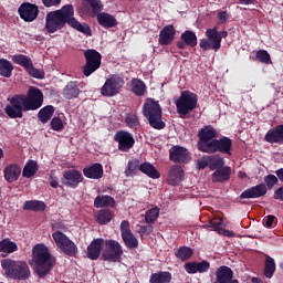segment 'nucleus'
<instances>
[{
  "label": "nucleus",
  "mask_w": 283,
  "mask_h": 283,
  "mask_svg": "<svg viewBox=\"0 0 283 283\" xmlns=\"http://www.w3.org/2000/svg\"><path fill=\"white\" fill-rule=\"evenodd\" d=\"M15 251H19V245H17V242L11 241L10 239H3L0 241V253H14Z\"/></svg>",
  "instance_id": "obj_42"
},
{
  "label": "nucleus",
  "mask_w": 283,
  "mask_h": 283,
  "mask_svg": "<svg viewBox=\"0 0 283 283\" xmlns=\"http://www.w3.org/2000/svg\"><path fill=\"white\" fill-rule=\"evenodd\" d=\"M198 138V150L202 151V154H207L213 144V140L218 138V130L211 125L205 126L199 130Z\"/></svg>",
  "instance_id": "obj_11"
},
{
  "label": "nucleus",
  "mask_w": 283,
  "mask_h": 283,
  "mask_svg": "<svg viewBox=\"0 0 283 283\" xmlns=\"http://www.w3.org/2000/svg\"><path fill=\"white\" fill-rule=\"evenodd\" d=\"M218 19L221 23H227L228 19H229V14L227 13V11H220L218 13Z\"/></svg>",
  "instance_id": "obj_61"
},
{
  "label": "nucleus",
  "mask_w": 283,
  "mask_h": 283,
  "mask_svg": "<svg viewBox=\"0 0 283 283\" xmlns=\"http://www.w3.org/2000/svg\"><path fill=\"white\" fill-rule=\"evenodd\" d=\"M211 269L209 261L197 262V273H207Z\"/></svg>",
  "instance_id": "obj_55"
},
{
  "label": "nucleus",
  "mask_w": 283,
  "mask_h": 283,
  "mask_svg": "<svg viewBox=\"0 0 283 283\" xmlns=\"http://www.w3.org/2000/svg\"><path fill=\"white\" fill-rule=\"evenodd\" d=\"M175 105L177 114H179L181 118H185L198 107V94L191 91H182L180 96L175 101Z\"/></svg>",
  "instance_id": "obj_7"
},
{
  "label": "nucleus",
  "mask_w": 283,
  "mask_h": 283,
  "mask_svg": "<svg viewBox=\"0 0 283 283\" xmlns=\"http://www.w3.org/2000/svg\"><path fill=\"white\" fill-rule=\"evenodd\" d=\"M74 17V6L65 4L60 10L51 11L45 17V30L49 34H54L70 25V18Z\"/></svg>",
  "instance_id": "obj_3"
},
{
  "label": "nucleus",
  "mask_w": 283,
  "mask_h": 283,
  "mask_svg": "<svg viewBox=\"0 0 283 283\" xmlns=\"http://www.w3.org/2000/svg\"><path fill=\"white\" fill-rule=\"evenodd\" d=\"M221 234L226 235V238H233V231L224 230L221 228Z\"/></svg>",
  "instance_id": "obj_62"
},
{
  "label": "nucleus",
  "mask_w": 283,
  "mask_h": 283,
  "mask_svg": "<svg viewBox=\"0 0 283 283\" xmlns=\"http://www.w3.org/2000/svg\"><path fill=\"white\" fill-rule=\"evenodd\" d=\"M180 40L185 41L189 48H196V45H198V35L191 30H186L181 33Z\"/></svg>",
  "instance_id": "obj_43"
},
{
  "label": "nucleus",
  "mask_w": 283,
  "mask_h": 283,
  "mask_svg": "<svg viewBox=\"0 0 283 283\" xmlns=\"http://www.w3.org/2000/svg\"><path fill=\"white\" fill-rule=\"evenodd\" d=\"M51 129H53V132H63L65 129V125L63 124V118H61V115L51 119Z\"/></svg>",
  "instance_id": "obj_49"
},
{
  "label": "nucleus",
  "mask_w": 283,
  "mask_h": 283,
  "mask_svg": "<svg viewBox=\"0 0 283 283\" xmlns=\"http://www.w3.org/2000/svg\"><path fill=\"white\" fill-rule=\"evenodd\" d=\"M85 64L82 66V74L84 76H92L96 70L101 67L103 55L94 49L84 51Z\"/></svg>",
  "instance_id": "obj_10"
},
{
  "label": "nucleus",
  "mask_w": 283,
  "mask_h": 283,
  "mask_svg": "<svg viewBox=\"0 0 283 283\" xmlns=\"http://www.w3.org/2000/svg\"><path fill=\"white\" fill-rule=\"evenodd\" d=\"M42 3L44 8H53L56 6H61V0H43Z\"/></svg>",
  "instance_id": "obj_58"
},
{
  "label": "nucleus",
  "mask_w": 283,
  "mask_h": 283,
  "mask_svg": "<svg viewBox=\"0 0 283 283\" xmlns=\"http://www.w3.org/2000/svg\"><path fill=\"white\" fill-rule=\"evenodd\" d=\"M233 147V140L229 137H221L212 140L210 144V149L207 150L206 154H227L231 156V148Z\"/></svg>",
  "instance_id": "obj_16"
},
{
  "label": "nucleus",
  "mask_w": 283,
  "mask_h": 283,
  "mask_svg": "<svg viewBox=\"0 0 283 283\" xmlns=\"http://www.w3.org/2000/svg\"><path fill=\"white\" fill-rule=\"evenodd\" d=\"M231 180V167L223 166L212 174V182H228Z\"/></svg>",
  "instance_id": "obj_29"
},
{
  "label": "nucleus",
  "mask_w": 283,
  "mask_h": 283,
  "mask_svg": "<svg viewBox=\"0 0 283 283\" xmlns=\"http://www.w3.org/2000/svg\"><path fill=\"white\" fill-rule=\"evenodd\" d=\"M139 233H146L147 235H150L154 233V226H151V223H148L147 226H140Z\"/></svg>",
  "instance_id": "obj_57"
},
{
  "label": "nucleus",
  "mask_w": 283,
  "mask_h": 283,
  "mask_svg": "<svg viewBox=\"0 0 283 283\" xmlns=\"http://www.w3.org/2000/svg\"><path fill=\"white\" fill-rule=\"evenodd\" d=\"M143 114L153 129H163L166 127L165 122H163V107H160V104L156 99H146L143 105Z\"/></svg>",
  "instance_id": "obj_6"
},
{
  "label": "nucleus",
  "mask_w": 283,
  "mask_h": 283,
  "mask_svg": "<svg viewBox=\"0 0 283 283\" xmlns=\"http://www.w3.org/2000/svg\"><path fill=\"white\" fill-rule=\"evenodd\" d=\"M169 158L171 163H178L179 165H187L191 160V154L182 146H172L169 149Z\"/></svg>",
  "instance_id": "obj_20"
},
{
  "label": "nucleus",
  "mask_w": 283,
  "mask_h": 283,
  "mask_svg": "<svg viewBox=\"0 0 283 283\" xmlns=\"http://www.w3.org/2000/svg\"><path fill=\"white\" fill-rule=\"evenodd\" d=\"M125 85V80L118 74L111 75L101 88L102 96L112 97L120 94V90Z\"/></svg>",
  "instance_id": "obj_13"
},
{
  "label": "nucleus",
  "mask_w": 283,
  "mask_h": 283,
  "mask_svg": "<svg viewBox=\"0 0 283 283\" xmlns=\"http://www.w3.org/2000/svg\"><path fill=\"white\" fill-rule=\"evenodd\" d=\"M255 57L260 63H265V65H269L271 63V54L266 50H259L255 54Z\"/></svg>",
  "instance_id": "obj_50"
},
{
  "label": "nucleus",
  "mask_w": 283,
  "mask_h": 283,
  "mask_svg": "<svg viewBox=\"0 0 283 283\" xmlns=\"http://www.w3.org/2000/svg\"><path fill=\"white\" fill-rule=\"evenodd\" d=\"M97 22L102 25V28H116L118 25V21L114 15L109 13L102 12L97 14Z\"/></svg>",
  "instance_id": "obj_31"
},
{
  "label": "nucleus",
  "mask_w": 283,
  "mask_h": 283,
  "mask_svg": "<svg viewBox=\"0 0 283 283\" xmlns=\"http://www.w3.org/2000/svg\"><path fill=\"white\" fill-rule=\"evenodd\" d=\"M217 282L214 283H240L238 279L233 280V270L227 265H221L216 271Z\"/></svg>",
  "instance_id": "obj_22"
},
{
  "label": "nucleus",
  "mask_w": 283,
  "mask_h": 283,
  "mask_svg": "<svg viewBox=\"0 0 283 283\" xmlns=\"http://www.w3.org/2000/svg\"><path fill=\"white\" fill-rule=\"evenodd\" d=\"M18 13L22 21H25V23H32V21H36L39 17V6L30 2H23L18 9Z\"/></svg>",
  "instance_id": "obj_17"
},
{
  "label": "nucleus",
  "mask_w": 283,
  "mask_h": 283,
  "mask_svg": "<svg viewBox=\"0 0 283 283\" xmlns=\"http://www.w3.org/2000/svg\"><path fill=\"white\" fill-rule=\"evenodd\" d=\"M103 165L99 163H95L83 168V175L90 180H101V178H103Z\"/></svg>",
  "instance_id": "obj_25"
},
{
  "label": "nucleus",
  "mask_w": 283,
  "mask_h": 283,
  "mask_svg": "<svg viewBox=\"0 0 283 283\" xmlns=\"http://www.w3.org/2000/svg\"><path fill=\"white\" fill-rule=\"evenodd\" d=\"M275 220H277L275 218V216L273 214H269L265 220H264V227H266V229H271V227H273V222H275Z\"/></svg>",
  "instance_id": "obj_59"
},
{
  "label": "nucleus",
  "mask_w": 283,
  "mask_h": 283,
  "mask_svg": "<svg viewBox=\"0 0 283 283\" xmlns=\"http://www.w3.org/2000/svg\"><path fill=\"white\" fill-rule=\"evenodd\" d=\"M23 211H45L48 209V206L45 202L40 201V200H28L24 202L22 206Z\"/></svg>",
  "instance_id": "obj_35"
},
{
  "label": "nucleus",
  "mask_w": 283,
  "mask_h": 283,
  "mask_svg": "<svg viewBox=\"0 0 283 283\" xmlns=\"http://www.w3.org/2000/svg\"><path fill=\"white\" fill-rule=\"evenodd\" d=\"M12 62L15 63V65H21V67H24L28 74L33 78H45V72L34 67V64L32 63V59L30 56L23 54H15L12 56Z\"/></svg>",
  "instance_id": "obj_14"
},
{
  "label": "nucleus",
  "mask_w": 283,
  "mask_h": 283,
  "mask_svg": "<svg viewBox=\"0 0 283 283\" xmlns=\"http://www.w3.org/2000/svg\"><path fill=\"white\" fill-rule=\"evenodd\" d=\"M1 269L9 280H17L18 282H25L32 275L28 262L21 260L3 259L1 260Z\"/></svg>",
  "instance_id": "obj_4"
},
{
  "label": "nucleus",
  "mask_w": 283,
  "mask_h": 283,
  "mask_svg": "<svg viewBox=\"0 0 283 283\" xmlns=\"http://www.w3.org/2000/svg\"><path fill=\"white\" fill-rule=\"evenodd\" d=\"M264 184H259L245 189L240 195V200H255L258 198H264L269 193V189H273L275 185L280 182V178L275 175H268L263 178Z\"/></svg>",
  "instance_id": "obj_5"
},
{
  "label": "nucleus",
  "mask_w": 283,
  "mask_h": 283,
  "mask_svg": "<svg viewBox=\"0 0 283 283\" xmlns=\"http://www.w3.org/2000/svg\"><path fill=\"white\" fill-rule=\"evenodd\" d=\"M169 178L174 181V185H178V182H182L185 179V171L180 166H172L169 172Z\"/></svg>",
  "instance_id": "obj_46"
},
{
  "label": "nucleus",
  "mask_w": 283,
  "mask_h": 283,
  "mask_svg": "<svg viewBox=\"0 0 283 283\" xmlns=\"http://www.w3.org/2000/svg\"><path fill=\"white\" fill-rule=\"evenodd\" d=\"M29 264L33 268V272L40 280L48 277L54 265L56 264V259L50 253V249L43 243H38L32 248V259Z\"/></svg>",
  "instance_id": "obj_2"
},
{
  "label": "nucleus",
  "mask_w": 283,
  "mask_h": 283,
  "mask_svg": "<svg viewBox=\"0 0 283 283\" xmlns=\"http://www.w3.org/2000/svg\"><path fill=\"white\" fill-rule=\"evenodd\" d=\"M274 200H281L283 202V186L274 191Z\"/></svg>",
  "instance_id": "obj_60"
},
{
  "label": "nucleus",
  "mask_w": 283,
  "mask_h": 283,
  "mask_svg": "<svg viewBox=\"0 0 283 283\" xmlns=\"http://www.w3.org/2000/svg\"><path fill=\"white\" fill-rule=\"evenodd\" d=\"M208 163L210 171H217L218 169H222L224 158L220 155H208Z\"/></svg>",
  "instance_id": "obj_40"
},
{
  "label": "nucleus",
  "mask_w": 283,
  "mask_h": 283,
  "mask_svg": "<svg viewBox=\"0 0 283 283\" xmlns=\"http://www.w3.org/2000/svg\"><path fill=\"white\" fill-rule=\"evenodd\" d=\"M8 101L10 104L6 106L4 114L9 118H23V112H34L43 106V92L31 86L28 96L14 95Z\"/></svg>",
  "instance_id": "obj_1"
},
{
  "label": "nucleus",
  "mask_w": 283,
  "mask_h": 283,
  "mask_svg": "<svg viewBox=\"0 0 283 283\" xmlns=\"http://www.w3.org/2000/svg\"><path fill=\"white\" fill-rule=\"evenodd\" d=\"M275 259L265 255V263H264V275L265 277H268L269 280H271V277H273V275H275Z\"/></svg>",
  "instance_id": "obj_45"
},
{
  "label": "nucleus",
  "mask_w": 283,
  "mask_h": 283,
  "mask_svg": "<svg viewBox=\"0 0 283 283\" xmlns=\"http://www.w3.org/2000/svg\"><path fill=\"white\" fill-rule=\"evenodd\" d=\"M78 94H81V88H78V84H76V82H70L63 90V96L67 101L76 98Z\"/></svg>",
  "instance_id": "obj_36"
},
{
  "label": "nucleus",
  "mask_w": 283,
  "mask_h": 283,
  "mask_svg": "<svg viewBox=\"0 0 283 283\" xmlns=\"http://www.w3.org/2000/svg\"><path fill=\"white\" fill-rule=\"evenodd\" d=\"M83 14H98L103 12V2L101 0H82Z\"/></svg>",
  "instance_id": "obj_23"
},
{
  "label": "nucleus",
  "mask_w": 283,
  "mask_h": 283,
  "mask_svg": "<svg viewBox=\"0 0 283 283\" xmlns=\"http://www.w3.org/2000/svg\"><path fill=\"white\" fill-rule=\"evenodd\" d=\"M116 205V200H114V197L109 195H102L97 196L94 199V207L95 209H104L105 207L114 208Z\"/></svg>",
  "instance_id": "obj_30"
},
{
  "label": "nucleus",
  "mask_w": 283,
  "mask_h": 283,
  "mask_svg": "<svg viewBox=\"0 0 283 283\" xmlns=\"http://www.w3.org/2000/svg\"><path fill=\"white\" fill-rule=\"evenodd\" d=\"M133 85V92L136 94V96H145V92L147 90V86L145 85V82L143 80L135 78L132 82Z\"/></svg>",
  "instance_id": "obj_47"
},
{
  "label": "nucleus",
  "mask_w": 283,
  "mask_h": 283,
  "mask_svg": "<svg viewBox=\"0 0 283 283\" xmlns=\"http://www.w3.org/2000/svg\"><path fill=\"white\" fill-rule=\"evenodd\" d=\"M3 174L7 182H17L21 177V166H19V164L8 165L4 168Z\"/></svg>",
  "instance_id": "obj_27"
},
{
  "label": "nucleus",
  "mask_w": 283,
  "mask_h": 283,
  "mask_svg": "<svg viewBox=\"0 0 283 283\" xmlns=\"http://www.w3.org/2000/svg\"><path fill=\"white\" fill-rule=\"evenodd\" d=\"M114 220V212L109 209H102L95 213V222L97 224H109Z\"/></svg>",
  "instance_id": "obj_32"
},
{
  "label": "nucleus",
  "mask_w": 283,
  "mask_h": 283,
  "mask_svg": "<svg viewBox=\"0 0 283 283\" xmlns=\"http://www.w3.org/2000/svg\"><path fill=\"white\" fill-rule=\"evenodd\" d=\"M207 39L200 40L199 48L203 52L207 50H213L218 52L220 48H222V39H227L229 36V31L218 32V28L207 29L206 31Z\"/></svg>",
  "instance_id": "obj_8"
},
{
  "label": "nucleus",
  "mask_w": 283,
  "mask_h": 283,
  "mask_svg": "<svg viewBox=\"0 0 283 283\" xmlns=\"http://www.w3.org/2000/svg\"><path fill=\"white\" fill-rule=\"evenodd\" d=\"M185 271H187L189 273V275H193L196 273H198V262L193 261V262H187L184 265Z\"/></svg>",
  "instance_id": "obj_53"
},
{
  "label": "nucleus",
  "mask_w": 283,
  "mask_h": 283,
  "mask_svg": "<svg viewBox=\"0 0 283 283\" xmlns=\"http://www.w3.org/2000/svg\"><path fill=\"white\" fill-rule=\"evenodd\" d=\"M176 39V28L174 24L164 27L159 32V45H171Z\"/></svg>",
  "instance_id": "obj_24"
},
{
  "label": "nucleus",
  "mask_w": 283,
  "mask_h": 283,
  "mask_svg": "<svg viewBox=\"0 0 283 283\" xmlns=\"http://www.w3.org/2000/svg\"><path fill=\"white\" fill-rule=\"evenodd\" d=\"M171 282V274L167 271H159L153 273L149 279V283H169Z\"/></svg>",
  "instance_id": "obj_41"
},
{
  "label": "nucleus",
  "mask_w": 283,
  "mask_h": 283,
  "mask_svg": "<svg viewBox=\"0 0 283 283\" xmlns=\"http://www.w3.org/2000/svg\"><path fill=\"white\" fill-rule=\"evenodd\" d=\"M207 227H209L210 229H213L214 231H217V233L222 234V219L220 218H214L211 219Z\"/></svg>",
  "instance_id": "obj_51"
},
{
  "label": "nucleus",
  "mask_w": 283,
  "mask_h": 283,
  "mask_svg": "<svg viewBox=\"0 0 283 283\" xmlns=\"http://www.w3.org/2000/svg\"><path fill=\"white\" fill-rule=\"evenodd\" d=\"M280 182H283V168H280L275 171Z\"/></svg>",
  "instance_id": "obj_64"
},
{
  "label": "nucleus",
  "mask_w": 283,
  "mask_h": 283,
  "mask_svg": "<svg viewBox=\"0 0 283 283\" xmlns=\"http://www.w3.org/2000/svg\"><path fill=\"white\" fill-rule=\"evenodd\" d=\"M49 184L53 189H59V177H56V170L50 171Z\"/></svg>",
  "instance_id": "obj_54"
},
{
  "label": "nucleus",
  "mask_w": 283,
  "mask_h": 283,
  "mask_svg": "<svg viewBox=\"0 0 283 283\" xmlns=\"http://www.w3.org/2000/svg\"><path fill=\"white\" fill-rule=\"evenodd\" d=\"M139 171L147 176L148 178H151L153 180H158L160 178V171L149 161H145L139 165Z\"/></svg>",
  "instance_id": "obj_28"
},
{
  "label": "nucleus",
  "mask_w": 283,
  "mask_h": 283,
  "mask_svg": "<svg viewBox=\"0 0 283 283\" xmlns=\"http://www.w3.org/2000/svg\"><path fill=\"white\" fill-rule=\"evenodd\" d=\"M265 140L270 144L283 145V124L270 129L265 134Z\"/></svg>",
  "instance_id": "obj_26"
},
{
  "label": "nucleus",
  "mask_w": 283,
  "mask_h": 283,
  "mask_svg": "<svg viewBox=\"0 0 283 283\" xmlns=\"http://www.w3.org/2000/svg\"><path fill=\"white\" fill-rule=\"evenodd\" d=\"M115 143L118 144V150L127 153L134 148L136 145V139H134V135L127 130H118L114 135Z\"/></svg>",
  "instance_id": "obj_15"
},
{
  "label": "nucleus",
  "mask_w": 283,
  "mask_h": 283,
  "mask_svg": "<svg viewBox=\"0 0 283 283\" xmlns=\"http://www.w3.org/2000/svg\"><path fill=\"white\" fill-rule=\"evenodd\" d=\"M120 235L127 249H138V239L129 228V221L123 220L120 222Z\"/></svg>",
  "instance_id": "obj_19"
},
{
  "label": "nucleus",
  "mask_w": 283,
  "mask_h": 283,
  "mask_svg": "<svg viewBox=\"0 0 283 283\" xmlns=\"http://www.w3.org/2000/svg\"><path fill=\"white\" fill-rule=\"evenodd\" d=\"M123 258V245L114 239H104L102 260L104 262H119Z\"/></svg>",
  "instance_id": "obj_9"
},
{
  "label": "nucleus",
  "mask_w": 283,
  "mask_h": 283,
  "mask_svg": "<svg viewBox=\"0 0 283 283\" xmlns=\"http://www.w3.org/2000/svg\"><path fill=\"white\" fill-rule=\"evenodd\" d=\"M138 171H140V160L132 159L128 161L124 174L126 178H134V176H138Z\"/></svg>",
  "instance_id": "obj_38"
},
{
  "label": "nucleus",
  "mask_w": 283,
  "mask_h": 283,
  "mask_svg": "<svg viewBox=\"0 0 283 283\" xmlns=\"http://www.w3.org/2000/svg\"><path fill=\"white\" fill-rule=\"evenodd\" d=\"M52 238L57 249H60L65 255H69V258H74V255L78 253V248L76 247V243H74L72 239L66 237L65 233L61 231H55L53 232Z\"/></svg>",
  "instance_id": "obj_12"
},
{
  "label": "nucleus",
  "mask_w": 283,
  "mask_h": 283,
  "mask_svg": "<svg viewBox=\"0 0 283 283\" xmlns=\"http://www.w3.org/2000/svg\"><path fill=\"white\" fill-rule=\"evenodd\" d=\"M105 247V239L96 238L94 239L86 249V258L88 260L96 261L101 258V253H103Z\"/></svg>",
  "instance_id": "obj_21"
},
{
  "label": "nucleus",
  "mask_w": 283,
  "mask_h": 283,
  "mask_svg": "<svg viewBox=\"0 0 283 283\" xmlns=\"http://www.w3.org/2000/svg\"><path fill=\"white\" fill-rule=\"evenodd\" d=\"M52 116H54V106L52 105H46L42 107L38 113V119L40 120V123H43V125L52 120Z\"/></svg>",
  "instance_id": "obj_37"
},
{
  "label": "nucleus",
  "mask_w": 283,
  "mask_h": 283,
  "mask_svg": "<svg viewBox=\"0 0 283 283\" xmlns=\"http://www.w3.org/2000/svg\"><path fill=\"white\" fill-rule=\"evenodd\" d=\"M159 216H160V209H158V207L147 210L145 214L146 224H154V222L158 220Z\"/></svg>",
  "instance_id": "obj_48"
},
{
  "label": "nucleus",
  "mask_w": 283,
  "mask_h": 283,
  "mask_svg": "<svg viewBox=\"0 0 283 283\" xmlns=\"http://www.w3.org/2000/svg\"><path fill=\"white\" fill-rule=\"evenodd\" d=\"M197 169L202 171L209 167V155H203L201 158L197 159Z\"/></svg>",
  "instance_id": "obj_52"
},
{
  "label": "nucleus",
  "mask_w": 283,
  "mask_h": 283,
  "mask_svg": "<svg viewBox=\"0 0 283 283\" xmlns=\"http://www.w3.org/2000/svg\"><path fill=\"white\" fill-rule=\"evenodd\" d=\"M36 171H39V163L34 159H29L23 167L22 177L33 178V176H36Z\"/></svg>",
  "instance_id": "obj_34"
},
{
  "label": "nucleus",
  "mask_w": 283,
  "mask_h": 283,
  "mask_svg": "<svg viewBox=\"0 0 283 283\" xmlns=\"http://www.w3.org/2000/svg\"><path fill=\"white\" fill-rule=\"evenodd\" d=\"M175 256L177 260H180L181 262H187V260H191V258L193 256V249L187 245H181L175 252Z\"/></svg>",
  "instance_id": "obj_39"
},
{
  "label": "nucleus",
  "mask_w": 283,
  "mask_h": 283,
  "mask_svg": "<svg viewBox=\"0 0 283 283\" xmlns=\"http://www.w3.org/2000/svg\"><path fill=\"white\" fill-rule=\"evenodd\" d=\"M83 174L77 169H69L63 172L61 178L62 185L69 189H76L80 182H83Z\"/></svg>",
  "instance_id": "obj_18"
},
{
  "label": "nucleus",
  "mask_w": 283,
  "mask_h": 283,
  "mask_svg": "<svg viewBox=\"0 0 283 283\" xmlns=\"http://www.w3.org/2000/svg\"><path fill=\"white\" fill-rule=\"evenodd\" d=\"M13 70L14 66L12 65L11 61L0 59V76H3L4 78H10L12 76Z\"/></svg>",
  "instance_id": "obj_44"
},
{
  "label": "nucleus",
  "mask_w": 283,
  "mask_h": 283,
  "mask_svg": "<svg viewBox=\"0 0 283 283\" xmlns=\"http://www.w3.org/2000/svg\"><path fill=\"white\" fill-rule=\"evenodd\" d=\"M125 123L127 127H138V116L136 115H127Z\"/></svg>",
  "instance_id": "obj_56"
},
{
  "label": "nucleus",
  "mask_w": 283,
  "mask_h": 283,
  "mask_svg": "<svg viewBox=\"0 0 283 283\" xmlns=\"http://www.w3.org/2000/svg\"><path fill=\"white\" fill-rule=\"evenodd\" d=\"M69 25L73 28L74 30H77V32H82V34H85L86 36H92V29L87 23H81L74 15H71L69 20Z\"/></svg>",
  "instance_id": "obj_33"
},
{
  "label": "nucleus",
  "mask_w": 283,
  "mask_h": 283,
  "mask_svg": "<svg viewBox=\"0 0 283 283\" xmlns=\"http://www.w3.org/2000/svg\"><path fill=\"white\" fill-rule=\"evenodd\" d=\"M176 45H177L178 50H185V48H187V43L184 40L177 41Z\"/></svg>",
  "instance_id": "obj_63"
}]
</instances>
